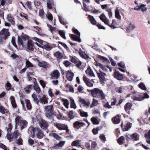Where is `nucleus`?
Instances as JSON below:
<instances>
[{
	"label": "nucleus",
	"mask_w": 150,
	"mask_h": 150,
	"mask_svg": "<svg viewBox=\"0 0 150 150\" xmlns=\"http://www.w3.org/2000/svg\"><path fill=\"white\" fill-rule=\"evenodd\" d=\"M28 132L30 133V135L33 138L35 137V136L39 139H41L43 137L44 134L41 130L37 127L29 129Z\"/></svg>",
	"instance_id": "obj_1"
},
{
	"label": "nucleus",
	"mask_w": 150,
	"mask_h": 150,
	"mask_svg": "<svg viewBox=\"0 0 150 150\" xmlns=\"http://www.w3.org/2000/svg\"><path fill=\"white\" fill-rule=\"evenodd\" d=\"M29 40V37L27 35H22L21 37L18 36V42L19 45H21L23 47H26Z\"/></svg>",
	"instance_id": "obj_2"
},
{
	"label": "nucleus",
	"mask_w": 150,
	"mask_h": 150,
	"mask_svg": "<svg viewBox=\"0 0 150 150\" xmlns=\"http://www.w3.org/2000/svg\"><path fill=\"white\" fill-rule=\"evenodd\" d=\"M45 111V116L46 117L50 120H53V116L54 114L53 107L52 105L46 106L44 107Z\"/></svg>",
	"instance_id": "obj_3"
},
{
	"label": "nucleus",
	"mask_w": 150,
	"mask_h": 150,
	"mask_svg": "<svg viewBox=\"0 0 150 150\" xmlns=\"http://www.w3.org/2000/svg\"><path fill=\"white\" fill-rule=\"evenodd\" d=\"M21 118L20 116H18L16 118V128H17L18 125L20 126L21 129L26 127L28 124L27 122L25 120H21Z\"/></svg>",
	"instance_id": "obj_4"
},
{
	"label": "nucleus",
	"mask_w": 150,
	"mask_h": 150,
	"mask_svg": "<svg viewBox=\"0 0 150 150\" xmlns=\"http://www.w3.org/2000/svg\"><path fill=\"white\" fill-rule=\"evenodd\" d=\"M90 92L94 97L98 98L101 96L103 99L105 98V95L102 90L97 88H95L93 90H91Z\"/></svg>",
	"instance_id": "obj_5"
},
{
	"label": "nucleus",
	"mask_w": 150,
	"mask_h": 150,
	"mask_svg": "<svg viewBox=\"0 0 150 150\" xmlns=\"http://www.w3.org/2000/svg\"><path fill=\"white\" fill-rule=\"evenodd\" d=\"M100 18L103 22H104L105 24L108 25L112 29L116 28L114 25L115 20H112V24H110L109 23V20L106 17L104 14H102L100 16Z\"/></svg>",
	"instance_id": "obj_6"
},
{
	"label": "nucleus",
	"mask_w": 150,
	"mask_h": 150,
	"mask_svg": "<svg viewBox=\"0 0 150 150\" xmlns=\"http://www.w3.org/2000/svg\"><path fill=\"white\" fill-rule=\"evenodd\" d=\"M73 30L74 33L77 35V36L74 34H71L70 35L71 37L73 40L74 41H77L79 42H81V40L80 37V33L78 30L74 28L72 29Z\"/></svg>",
	"instance_id": "obj_7"
},
{
	"label": "nucleus",
	"mask_w": 150,
	"mask_h": 150,
	"mask_svg": "<svg viewBox=\"0 0 150 150\" xmlns=\"http://www.w3.org/2000/svg\"><path fill=\"white\" fill-rule=\"evenodd\" d=\"M0 37L2 39L6 40L9 36L10 34L8 32V29H3L0 32Z\"/></svg>",
	"instance_id": "obj_8"
},
{
	"label": "nucleus",
	"mask_w": 150,
	"mask_h": 150,
	"mask_svg": "<svg viewBox=\"0 0 150 150\" xmlns=\"http://www.w3.org/2000/svg\"><path fill=\"white\" fill-rule=\"evenodd\" d=\"M71 57V61L72 63L76 64V66L81 69L80 66L82 64L81 62L79 61L78 59L75 57Z\"/></svg>",
	"instance_id": "obj_9"
},
{
	"label": "nucleus",
	"mask_w": 150,
	"mask_h": 150,
	"mask_svg": "<svg viewBox=\"0 0 150 150\" xmlns=\"http://www.w3.org/2000/svg\"><path fill=\"white\" fill-rule=\"evenodd\" d=\"M131 98L133 100L138 101L143 100L144 98L142 96L137 94L134 92H133V95L131 96Z\"/></svg>",
	"instance_id": "obj_10"
},
{
	"label": "nucleus",
	"mask_w": 150,
	"mask_h": 150,
	"mask_svg": "<svg viewBox=\"0 0 150 150\" xmlns=\"http://www.w3.org/2000/svg\"><path fill=\"white\" fill-rule=\"evenodd\" d=\"M39 124L41 128L45 129H46L48 126V122L45 121H40Z\"/></svg>",
	"instance_id": "obj_11"
},
{
	"label": "nucleus",
	"mask_w": 150,
	"mask_h": 150,
	"mask_svg": "<svg viewBox=\"0 0 150 150\" xmlns=\"http://www.w3.org/2000/svg\"><path fill=\"white\" fill-rule=\"evenodd\" d=\"M60 74L59 71L57 70H54L51 74V78L52 79H58L59 77Z\"/></svg>",
	"instance_id": "obj_12"
},
{
	"label": "nucleus",
	"mask_w": 150,
	"mask_h": 150,
	"mask_svg": "<svg viewBox=\"0 0 150 150\" xmlns=\"http://www.w3.org/2000/svg\"><path fill=\"white\" fill-rule=\"evenodd\" d=\"M135 28V26L134 23L130 22L129 25L127 28L126 31L127 33L133 30Z\"/></svg>",
	"instance_id": "obj_13"
},
{
	"label": "nucleus",
	"mask_w": 150,
	"mask_h": 150,
	"mask_svg": "<svg viewBox=\"0 0 150 150\" xmlns=\"http://www.w3.org/2000/svg\"><path fill=\"white\" fill-rule=\"evenodd\" d=\"M85 125L86 124L84 123L78 121L75 122L74 123V127L77 129H79L81 127Z\"/></svg>",
	"instance_id": "obj_14"
},
{
	"label": "nucleus",
	"mask_w": 150,
	"mask_h": 150,
	"mask_svg": "<svg viewBox=\"0 0 150 150\" xmlns=\"http://www.w3.org/2000/svg\"><path fill=\"white\" fill-rule=\"evenodd\" d=\"M56 126L60 130H65L67 127V125L60 123H57Z\"/></svg>",
	"instance_id": "obj_15"
},
{
	"label": "nucleus",
	"mask_w": 150,
	"mask_h": 150,
	"mask_svg": "<svg viewBox=\"0 0 150 150\" xmlns=\"http://www.w3.org/2000/svg\"><path fill=\"white\" fill-rule=\"evenodd\" d=\"M83 80L86 85L89 87H92L93 86V83L90 82L89 79L86 76H83Z\"/></svg>",
	"instance_id": "obj_16"
},
{
	"label": "nucleus",
	"mask_w": 150,
	"mask_h": 150,
	"mask_svg": "<svg viewBox=\"0 0 150 150\" xmlns=\"http://www.w3.org/2000/svg\"><path fill=\"white\" fill-rule=\"evenodd\" d=\"M99 72H97V73L98 77L100 80L105 81V78L104 76H105L106 74L100 71H99Z\"/></svg>",
	"instance_id": "obj_17"
},
{
	"label": "nucleus",
	"mask_w": 150,
	"mask_h": 150,
	"mask_svg": "<svg viewBox=\"0 0 150 150\" xmlns=\"http://www.w3.org/2000/svg\"><path fill=\"white\" fill-rule=\"evenodd\" d=\"M74 76V74L72 72L69 71L67 72L66 75L67 79L70 81H71L72 80Z\"/></svg>",
	"instance_id": "obj_18"
},
{
	"label": "nucleus",
	"mask_w": 150,
	"mask_h": 150,
	"mask_svg": "<svg viewBox=\"0 0 150 150\" xmlns=\"http://www.w3.org/2000/svg\"><path fill=\"white\" fill-rule=\"evenodd\" d=\"M79 101L81 102L83 105L84 106L88 108L90 106V103L89 102H86L85 100L83 99L80 98L79 100Z\"/></svg>",
	"instance_id": "obj_19"
},
{
	"label": "nucleus",
	"mask_w": 150,
	"mask_h": 150,
	"mask_svg": "<svg viewBox=\"0 0 150 150\" xmlns=\"http://www.w3.org/2000/svg\"><path fill=\"white\" fill-rule=\"evenodd\" d=\"M115 77L116 79L119 80H121L123 79V78L122 75L119 72L116 71L115 72Z\"/></svg>",
	"instance_id": "obj_20"
},
{
	"label": "nucleus",
	"mask_w": 150,
	"mask_h": 150,
	"mask_svg": "<svg viewBox=\"0 0 150 150\" xmlns=\"http://www.w3.org/2000/svg\"><path fill=\"white\" fill-rule=\"evenodd\" d=\"M86 74L90 76L95 77L94 74L92 70L90 68H88L86 71Z\"/></svg>",
	"instance_id": "obj_21"
},
{
	"label": "nucleus",
	"mask_w": 150,
	"mask_h": 150,
	"mask_svg": "<svg viewBox=\"0 0 150 150\" xmlns=\"http://www.w3.org/2000/svg\"><path fill=\"white\" fill-rule=\"evenodd\" d=\"M27 45L28 49L29 50H33L34 47L33 42L31 40H30V41H29Z\"/></svg>",
	"instance_id": "obj_22"
},
{
	"label": "nucleus",
	"mask_w": 150,
	"mask_h": 150,
	"mask_svg": "<svg viewBox=\"0 0 150 150\" xmlns=\"http://www.w3.org/2000/svg\"><path fill=\"white\" fill-rule=\"evenodd\" d=\"M81 145L80 141L79 140L74 141L71 144V145L73 146H75L77 147L80 146Z\"/></svg>",
	"instance_id": "obj_23"
},
{
	"label": "nucleus",
	"mask_w": 150,
	"mask_h": 150,
	"mask_svg": "<svg viewBox=\"0 0 150 150\" xmlns=\"http://www.w3.org/2000/svg\"><path fill=\"white\" fill-rule=\"evenodd\" d=\"M132 124H127L126 125L123 126L122 124V128L124 131H127L131 127Z\"/></svg>",
	"instance_id": "obj_24"
},
{
	"label": "nucleus",
	"mask_w": 150,
	"mask_h": 150,
	"mask_svg": "<svg viewBox=\"0 0 150 150\" xmlns=\"http://www.w3.org/2000/svg\"><path fill=\"white\" fill-rule=\"evenodd\" d=\"M115 17L119 20H121V17L120 15V11L118 7L116 8L115 10Z\"/></svg>",
	"instance_id": "obj_25"
},
{
	"label": "nucleus",
	"mask_w": 150,
	"mask_h": 150,
	"mask_svg": "<svg viewBox=\"0 0 150 150\" xmlns=\"http://www.w3.org/2000/svg\"><path fill=\"white\" fill-rule=\"evenodd\" d=\"M65 143V141H61L59 143L56 144L54 147L56 149H59V147H62Z\"/></svg>",
	"instance_id": "obj_26"
},
{
	"label": "nucleus",
	"mask_w": 150,
	"mask_h": 150,
	"mask_svg": "<svg viewBox=\"0 0 150 150\" xmlns=\"http://www.w3.org/2000/svg\"><path fill=\"white\" fill-rule=\"evenodd\" d=\"M139 136L137 133H133L131 135V137L134 141H137L139 139Z\"/></svg>",
	"instance_id": "obj_27"
},
{
	"label": "nucleus",
	"mask_w": 150,
	"mask_h": 150,
	"mask_svg": "<svg viewBox=\"0 0 150 150\" xmlns=\"http://www.w3.org/2000/svg\"><path fill=\"white\" fill-rule=\"evenodd\" d=\"M7 19L12 25L15 24V23L13 21V18L10 14L8 15Z\"/></svg>",
	"instance_id": "obj_28"
},
{
	"label": "nucleus",
	"mask_w": 150,
	"mask_h": 150,
	"mask_svg": "<svg viewBox=\"0 0 150 150\" xmlns=\"http://www.w3.org/2000/svg\"><path fill=\"white\" fill-rule=\"evenodd\" d=\"M38 65L40 67H42L45 69H46L47 67V63L45 62H39Z\"/></svg>",
	"instance_id": "obj_29"
},
{
	"label": "nucleus",
	"mask_w": 150,
	"mask_h": 150,
	"mask_svg": "<svg viewBox=\"0 0 150 150\" xmlns=\"http://www.w3.org/2000/svg\"><path fill=\"white\" fill-rule=\"evenodd\" d=\"M10 100L11 101L12 106L13 108H16L17 105L15 103L14 98L13 96H11L10 98Z\"/></svg>",
	"instance_id": "obj_30"
},
{
	"label": "nucleus",
	"mask_w": 150,
	"mask_h": 150,
	"mask_svg": "<svg viewBox=\"0 0 150 150\" xmlns=\"http://www.w3.org/2000/svg\"><path fill=\"white\" fill-rule=\"evenodd\" d=\"M88 18H89L90 20L91 23L94 25H95L96 24V21L95 20L94 17L90 15H88Z\"/></svg>",
	"instance_id": "obj_31"
},
{
	"label": "nucleus",
	"mask_w": 150,
	"mask_h": 150,
	"mask_svg": "<svg viewBox=\"0 0 150 150\" xmlns=\"http://www.w3.org/2000/svg\"><path fill=\"white\" fill-rule=\"evenodd\" d=\"M132 106V104L130 103H127L125 106V109L126 111L130 110Z\"/></svg>",
	"instance_id": "obj_32"
},
{
	"label": "nucleus",
	"mask_w": 150,
	"mask_h": 150,
	"mask_svg": "<svg viewBox=\"0 0 150 150\" xmlns=\"http://www.w3.org/2000/svg\"><path fill=\"white\" fill-rule=\"evenodd\" d=\"M113 121V123L115 124H117L119 123L120 121V117L119 116L117 115L115 117L112 119Z\"/></svg>",
	"instance_id": "obj_33"
},
{
	"label": "nucleus",
	"mask_w": 150,
	"mask_h": 150,
	"mask_svg": "<svg viewBox=\"0 0 150 150\" xmlns=\"http://www.w3.org/2000/svg\"><path fill=\"white\" fill-rule=\"evenodd\" d=\"M47 101L46 97L45 96L43 95V97L40 99V103H42L45 104L47 103Z\"/></svg>",
	"instance_id": "obj_34"
},
{
	"label": "nucleus",
	"mask_w": 150,
	"mask_h": 150,
	"mask_svg": "<svg viewBox=\"0 0 150 150\" xmlns=\"http://www.w3.org/2000/svg\"><path fill=\"white\" fill-rule=\"evenodd\" d=\"M25 102L26 103V107L28 109H31V107L30 100L28 99H26L25 100Z\"/></svg>",
	"instance_id": "obj_35"
},
{
	"label": "nucleus",
	"mask_w": 150,
	"mask_h": 150,
	"mask_svg": "<svg viewBox=\"0 0 150 150\" xmlns=\"http://www.w3.org/2000/svg\"><path fill=\"white\" fill-rule=\"evenodd\" d=\"M54 56L56 57L61 59L62 58V54L60 52H57L54 54Z\"/></svg>",
	"instance_id": "obj_36"
},
{
	"label": "nucleus",
	"mask_w": 150,
	"mask_h": 150,
	"mask_svg": "<svg viewBox=\"0 0 150 150\" xmlns=\"http://www.w3.org/2000/svg\"><path fill=\"white\" fill-rule=\"evenodd\" d=\"M70 101H71L70 107L71 108H73L74 109H76V106L74 100L72 99H71Z\"/></svg>",
	"instance_id": "obj_37"
},
{
	"label": "nucleus",
	"mask_w": 150,
	"mask_h": 150,
	"mask_svg": "<svg viewBox=\"0 0 150 150\" xmlns=\"http://www.w3.org/2000/svg\"><path fill=\"white\" fill-rule=\"evenodd\" d=\"M62 101L64 102V104L65 107L67 108H69V101L65 99H63Z\"/></svg>",
	"instance_id": "obj_38"
},
{
	"label": "nucleus",
	"mask_w": 150,
	"mask_h": 150,
	"mask_svg": "<svg viewBox=\"0 0 150 150\" xmlns=\"http://www.w3.org/2000/svg\"><path fill=\"white\" fill-rule=\"evenodd\" d=\"M91 120L94 125H97L99 124V122L97 119L95 117L91 118Z\"/></svg>",
	"instance_id": "obj_39"
},
{
	"label": "nucleus",
	"mask_w": 150,
	"mask_h": 150,
	"mask_svg": "<svg viewBox=\"0 0 150 150\" xmlns=\"http://www.w3.org/2000/svg\"><path fill=\"white\" fill-rule=\"evenodd\" d=\"M98 104V101L95 99H93L92 103L91 105V108H92L94 106H96Z\"/></svg>",
	"instance_id": "obj_40"
},
{
	"label": "nucleus",
	"mask_w": 150,
	"mask_h": 150,
	"mask_svg": "<svg viewBox=\"0 0 150 150\" xmlns=\"http://www.w3.org/2000/svg\"><path fill=\"white\" fill-rule=\"evenodd\" d=\"M34 89L38 93L40 92V90L37 84H35L34 86Z\"/></svg>",
	"instance_id": "obj_41"
},
{
	"label": "nucleus",
	"mask_w": 150,
	"mask_h": 150,
	"mask_svg": "<svg viewBox=\"0 0 150 150\" xmlns=\"http://www.w3.org/2000/svg\"><path fill=\"white\" fill-rule=\"evenodd\" d=\"M100 68H101L103 71H105L107 72L108 71V69H110V71H111V69L108 66H104L103 64L102 65V66H101Z\"/></svg>",
	"instance_id": "obj_42"
},
{
	"label": "nucleus",
	"mask_w": 150,
	"mask_h": 150,
	"mask_svg": "<svg viewBox=\"0 0 150 150\" xmlns=\"http://www.w3.org/2000/svg\"><path fill=\"white\" fill-rule=\"evenodd\" d=\"M32 88V86L31 85H27L25 87L24 89L27 92L29 93V91L31 90Z\"/></svg>",
	"instance_id": "obj_43"
},
{
	"label": "nucleus",
	"mask_w": 150,
	"mask_h": 150,
	"mask_svg": "<svg viewBox=\"0 0 150 150\" xmlns=\"http://www.w3.org/2000/svg\"><path fill=\"white\" fill-rule=\"evenodd\" d=\"M11 85L8 82H7L5 85V88L6 90L9 91L11 90Z\"/></svg>",
	"instance_id": "obj_44"
},
{
	"label": "nucleus",
	"mask_w": 150,
	"mask_h": 150,
	"mask_svg": "<svg viewBox=\"0 0 150 150\" xmlns=\"http://www.w3.org/2000/svg\"><path fill=\"white\" fill-rule=\"evenodd\" d=\"M32 97L33 99V101L37 104H38L39 103V100L36 95L33 93L32 95Z\"/></svg>",
	"instance_id": "obj_45"
},
{
	"label": "nucleus",
	"mask_w": 150,
	"mask_h": 150,
	"mask_svg": "<svg viewBox=\"0 0 150 150\" xmlns=\"http://www.w3.org/2000/svg\"><path fill=\"white\" fill-rule=\"evenodd\" d=\"M26 67L27 68L32 67H33V65L28 60L26 59Z\"/></svg>",
	"instance_id": "obj_46"
},
{
	"label": "nucleus",
	"mask_w": 150,
	"mask_h": 150,
	"mask_svg": "<svg viewBox=\"0 0 150 150\" xmlns=\"http://www.w3.org/2000/svg\"><path fill=\"white\" fill-rule=\"evenodd\" d=\"M59 32L60 35L63 38L65 39H66V38L65 36V33L63 30H59Z\"/></svg>",
	"instance_id": "obj_47"
},
{
	"label": "nucleus",
	"mask_w": 150,
	"mask_h": 150,
	"mask_svg": "<svg viewBox=\"0 0 150 150\" xmlns=\"http://www.w3.org/2000/svg\"><path fill=\"white\" fill-rule=\"evenodd\" d=\"M139 87L142 90H146V88L145 86L144 85L143 82L141 83L139 85Z\"/></svg>",
	"instance_id": "obj_48"
},
{
	"label": "nucleus",
	"mask_w": 150,
	"mask_h": 150,
	"mask_svg": "<svg viewBox=\"0 0 150 150\" xmlns=\"http://www.w3.org/2000/svg\"><path fill=\"white\" fill-rule=\"evenodd\" d=\"M6 110L1 105H0V112L2 114H4L6 112Z\"/></svg>",
	"instance_id": "obj_49"
},
{
	"label": "nucleus",
	"mask_w": 150,
	"mask_h": 150,
	"mask_svg": "<svg viewBox=\"0 0 150 150\" xmlns=\"http://www.w3.org/2000/svg\"><path fill=\"white\" fill-rule=\"evenodd\" d=\"M141 5H143V6H142L140 9L142 11L144 12L146 11L147 10V8L146 7H144L146 6V4H142Z\"/></svg>",
	"instance_id": "obj_50"
},
{
	"label": "nucleus",
	"mask_w": 150,
	"mask_h": 150,
	"mask_svg": "<svg viewBox=\"0 0 150 150\" xmlns=\"http://www.w3.org/2000/svg\"><path fill=\"white\" fill-rule=\"evenodd\" d=\"M19 134L17 130L15 131L13 133V137H14L15 139L17 138L19 135Z\"/></svg>",
	"instance_id": "obj_51"
},
{
	"label": "nucleus",
	"mask_w": 150,
	"mask_h": 150,
	"mask_svg": "<svg viewBox=\"0 0 150 150\" xmlns=\"http://www.w3.org/2000/svg\"><path fill=\"white\" fill-rule=\"evenodd\" d=\"M98 58H100V60H103V61H106L108 62H109L108 60L105 57L99 55H98Z\"/></svg>",
	"instance_id": "obj_52"
},
{
	"label": "nucleus",
	"mask_w": 150,
	"mask_h": 150,
	"mask_svg": "<svg viewBox=\"0 0 150 150\" xmlns=\"http://www.w3.org/2000/svg\"><path fill=\"white\" fill-rule=\"evenodd\" d=\"M80 115L81 117H87L88 116L87 113L84 111H81Z\"/></svg>",
	"instance_id": "obj_53"
},
{
	"label": "nucleus",
	"mask_w": 150,
	"mask_h": 150,
	"mask_svg": "<svg viewBox=\"0 0 150 150\" xmlns=\"http://www.w3.org/2000/svg\"><path fill=\"white\" fill-rule=\"evenodd\" d=\"M59 21L63 25H66L67 24V23L64 21V20L62 19L61 16H59Z\"/></svg>",
	"instance_id": "obj_54"
},
{
	"label": "nucleus",
	"mask_w": 150,
	"mask_h": 150,
	"mask_svg": "<svg viewBox=\"0 0 150 150\" xmlns=\"http://www.w3.org/2000/svg\"><path fill=\"white\" fill-rule=\"evenodd\" d=\"M125 138L123 136H121L118 140V142L119 144H121L125 140Z\"/></svg>",
	"instance_id": "obj_55"
},
{
	"label": "nucleus",
	"mask_w": 150,
	"mask_h": 150,
	"mask_svg": "<svg viewBox=\"0 0 150 150\" xmlns=\"http://www.w3.org/2000/svg\"><path fill=\"white\" fill-rule=\"evenodd\" d=\"M23 140L21 138H19L16 141V143L19 145L23 144Z\"/></svg>",
	"instance_id": "obj_56"
},
{
	"label": "nucleus",
	"mask_w": 150,
	"mask_h": 150,
	"mask_svg": "<svg viewBox=\"0 0 150 150\" xmlns=\"http://www.w3.org/2000/svg\"><path fill=\"white\" fill-rule=\"evenodd\" d=\"M46 16L48 19L50 21H52V15L50 13H48L46 15Z\"/></svg>",
	"instance_id": "obj_57"
},
{
	"label": "nucleus",
	"mask_w": 150,
	"mask_h": 150,
	"mask_svg": "<svg viewBox=\"0 0 150 150\" xmlns=\"http://www.w3.org/2000/svg\"><path fill=\"white\" fill-rule=\"evenodd\" d=\"M68 114L69 117L71 119H73L74 118V113L71 110L68 113Z\"/></svg>",
	"instance_id": "obj_58"
},
{
	"label": "nucleus",
	"mask_w": 150,
	"mask_h": 150,
	"mask_svg": "<svg viewBox=\"0 0 150 150\" xmlns=\"http://www.w3.org/2000/svg\"><path fill=\"white\" fill-rule=\"evenodd\" d=\"M53 136L54 138L56 139L57 140H59L62 139L61 137H59L57 134L56 133L53 134Z\"/></svg>",
	"instance_id": "obj_59"
},
{
	"label": "nucleus",
	"mask_w": 150,
	"mask_h": 150,
	"mask_svg": "<svg viewBox=\"0 0 150 150\" xmlns=\"http://www.w3.org/2000/svg\"><path fill=\"white\" fill-rule=\"evenodd\" d=\"M33 39L34 40L38 42L40 44H42V41L41 40L39 39V38L36 37H34L33 38Z\"/></svg>",
	"instance_id": "obj_60"
},
{
	"label": "nucleus",
	"mask_w": 150,
	"mask_h": 150,
	"mask_svg": "<svg viewBox=\"0 0 150 150\" xmlns=\"http://www.w3.org/2000/svg\"><path fill=\"white\" fill-rule=\"evenodd\" d=\"M39 82L42 88H44L45 87V82L42 80H40Z\"/></svg>",
	"instance_id": "obj_61"
},
{
	"label": "nucleus",
	"mask_w": 150,
	"mask_h": 150,
	"mask_svg": "<svg viewBox=\"0 0 150 150\" xmlns=\"http://www.w3.org/2000/svg\"><path fill=\"white\" fill-rule=\"evenodd\" d=\"M144 137L145 138H150V129L149 130L147 133L145 134Z\"/></svg>",
	"instance_id": "obj_62"
},
{
	"label": "nucleus",
	"mask_w": 150,
	"mask_h": 150,
	"mask_svg": "<svg viewBox=\"0 0 150 150\" xmlns=\"http://www.w3.org/2000/svg\"><path fill=\"white\" fill-rule=\"evenodd\" d=\"M84 89V88L81 86H79L78 88V91L81 93H83V91Z\"/></svg>",
	"instance_id": "obj_63"
},
{
	"label": "nucleus",
	"mask_w": 150,
	"mask_h": 150,
	"mask_svg": "<svg viewBox=\"0 0 150 150\" xmlns=\"http://www.w3.org/2000/svg\"><path fill=\"white\" fill-rule=\"evenodd\" d=\"M71 63L68 61H65L64 62V64L65 65L66 67H67L70 65Z\"/></svg>",
	"instance_id": "obj_64"
}]
</instances>
